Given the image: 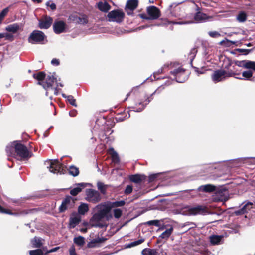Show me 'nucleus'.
Returning a JSON list of instances; mask_svg holds the SVG:
<instances>
[{
	"mask_svg": "<svg viewBox=\"0 0 255 255\" xmlns=\"http://www.w3.org/2000/svg\"><path fill=\"white\" fill-rule=\"evenodd\" d=\"M6 151L8 156L16 157L20 159H27L32 155L25 145L17 141L14 142L12 146H7Z\"/></svg>",
	"mask_w": 255,
	"mask_h": 255,
	"instance_id": "nucleus-1",
	"label": "nucleus"
},
{
	"mask_svg": "<svg viewBox=\"0 0 255 255\" xmlns=\"http://www.w3.org/2000/svg\"><path fill=\"white\" fill-rule=\"evenodd\" d=\"M181 212L184 215H207L210 213L207 208L202 205H197L193 207L186 206L182 209Z\"/></svg>",
	"mask_w": 255,
	"mask_h": 255,
	"instance_id": "nucleus-2",
	"label": "nucleus"
},
{
	"mask_svg": "<svg viewBox=\"0 0 255 255\" xmlns=\"http://www.w3.org/2000/svg\"><path fill=\"white\" fill-rule=\"evenodd\" d=\"M46 36L41 31L34 30L28 37V41L32 44H44Z\"/></svg>",
	"mask_w": 255,
	"mask_h": 255,
	"instance_id": "nucleus-3",
	"label": "nucleus"
},
{
	"mask_svg": "<svg viewBox=\"0 0 255 255\" xmlns=\"http://www.w3.org/2000/svg\"><path fill=\"white\" fill-rule=\"evenodd\" d=\"M56 82V78L53 75H47L43 82H41V86L47 91H52L55 95L58 94V89L56 87H53L54 83Z\"/></svg>",
	"mask_w": 255,
	"mask_h": 255,
	"instance_id": "nucleus-4",
	"label": "nucleus"
},
{
	"mask_svg": "<svg viewBox=\"0 0 255 255\" xmlns=\"http://www.w3.org/2000/svg\"><path fill=\"white\" fill-rule=\"evenodd\" d=\"M45 164L47 165H49L48 168L51 173L54 174L60 173V174H64V173L65 170L63 169L62 164L57 159L46 161Z\"/></svg>",
	"mask_w": 255,
	"mask_h": 255,
	"instance_id": "nucleus-5",
	"label": "nucleus"
},
{
	"mask_svg": "<svg viewBox=\"0 0 255 255\" xmlns=\"http://www.w3.org/2000/svg\"><path fill=\"white\" fill-rule=\"evenodd\" d=\"M160 89H163L164 88L162 87H159L150 95V97H147V98L145 100V102H146V103L145 104L142 101L135 102L134 106H133L131 107L132 109L131 111L137 112H140L142 111L145 108L146 105H147L151 101L152 98L150 99V97H152L155 93H159L160 92L159 90Z\"/></svg>",
	"mask_w": 255,
	"mask_h": 255,
	"instance_id": "nucleus-6",
	"label": "nucleus"
},
{
	"mask_svg": "<svg viewBox=\"0 0 255 255\" xmlns=\"http://www.w3.org/2000/svg\"><path fill=\"white\" fill-rule=\"evenodd\" d=\"M238 75L234 72L228 74L225 70H218L215 71L212 75V79L214 83H217L224 80L226 77H231Z\"/></svg>",
	"mask_w": 255,
	"mask_h": 255,
	"instance_id": "nucleus-7",
	"label": "nucleus"
},
{
	"mask_svg": "<svg viewBox=\"0 0 255 255\" xmlns=\"http://www.w3.org/2000/svg\"><path fill=\"white\" fill-rule=\"evenodd\" d=\"M125 14L121 10H114L109 12L107 15L108 20L110 22H121L124 18Z\"/></svg>",
	"mask_w": 255,
	"mask_h": 255,
	"instance_id": "nucleus-8",
	"label": "nucleus"
},
{
	"mask_svg": "<svg viewBox=\"0 0 255 255\" xmlns=\"http://www.w3.org/2000/svg\"><path fill=\"white\" fill-rule=\"evenodd\" d=\"M105 217L98 212L95 213L90 221L91 226L103 228L106 226V223L103 222V219Z\"/></svg>",
	"mask_w": 255,
	"mask_h": 255,
	"instance_id": "nucleus-9",
	"label": "nucleus"
},
{
	"mask_svg": "<svg viewBox=\"0 0 255 255\" xmlns=\"http://www.w3.org/2000/svg\"><path fill=\"white\" fill-rule=\"evenodd\" d=\"M170 73L175 77L176 82L183 83L187 79L185 70L180 67L170 71Z\"/></svg>",
	"mask_w": 255,
	"mask_h": 255,
	"instance_id": "nucleus-10",
	"label": "nucleus"
},
{
	"mask_svg": "<svg viewBox=\"0 0 255 255\" xmlns=\"http://www.w3.org/2000/svg\"><path fill=\"white\" fill-rule=\"evenodd\" d=\"M86 199L89 202L96 203L101 200V196L98 191L92 189H89L86 191Z\"/></svg>",
	"mask_w": 255,
	"mask_h": 255,
	"instance_id": "nucleus-11",
	"label": "nucleus"
},
{
	"mask_svg": "<svg viewBox=\"0 0 255 255\" xmlns=\"http://www.w3.org/2000/svg\"><path fill=\"white\" fill-rule=\"evenodd\" d=\"M74 204L73 199L70 196H67L62 202L61 205L59 207V212H64L68 208H72Z\"/></svg>",
	"mask_w": 255,
	"mask_h": 255,
	"instance_id": "nucleus-12",
	"label": "nucleus"
},
{
	"mask_svg": "<svg viewBox=\"0 0 255 255\" xmlns=\"http://www.w3.org/2000/svg\"><path fill=\"white\" fill-rule=\"evenodd\" d=\"M66 24L62 21H56L53 25L55 33L59 34L66 32Z\"/></svg>",
	"mask_w": 255,
	"mask_h": 255,
	"instance_id": "nucleus-13",
	"label": "nucleus"
},
{
	"mask_svg": "<svg viewBox=\"0 0 255 255\" xmlns=\"http://www.w3.org/2000/svg\"><path fill=\"white\" fill-rule=\"evenodd\" d=\"M147 13L151 20H155L160 16L159 9L154 6H150L147 8Z\"/></svg>",
	"mask_w": 255,
	"mask_h": 255,
	"instance_id": "nucleus-14",
	"label": "nucleus"
},
{
	"mask_svg": "<svg viewBox=\"0 0 255 255\" xmlns=\"http://www.w3.org/2000/svg\"><path fill=\"white\" fill-rule=\"evenodd\" d=\"M138 0H128L126 5V11L128 15L133 14V11L138 6Z\"/></svg>",
	"mask_w": 255,
	"mask_h": 255,
	"instance_id": "nucleus-15",
	"label": "nucleus"
},
{
	"mask_svg": "<svg viewBox=\"0 0 255 255\" xmlns=\"http://www.w3.org/2000/svg\"><path fill=\"white\" fill-rule=\"evenodd\" d=\"M97 208L98 209V212L104 217H106L112 209L109 202L98 205Z\"/></svg>",
	"mask_w": 255,
	"mask_h": 255,
	"instance_id": "nucleus-16",
	"label": "nucleus"
},
{
	"mask_svg": "<svg viewBox=\"0 0 255 255\" xmlns=\"http://www.w3.org/2000/svg\"><path fill=\"white\" fill-rule=\"evenodd\" d=\"M53 22V19L50 17L46 16L42 19L39 20L38 26L40 29H47L49 28Z\"/></svg>",
	"mask_w": 255,
	"mask_h": 255,
	"instance_id": "nucleus-17",
	"label": "nucleus"
},
{
	"mask_svg": "<svg viewBox=\"0 0 255 255\" xmlns=\"http://www.w3.org/2000/svg\"><path fill=\"white\" fill-rule=\"evenodd\" d=\"M239 67H244L246 69H252L255 71V62L249 60L238 61L236 62Z\"/></svg>",
	"mask_w": 255,
	"mask_h": 255,
	"instance_id": "nucleus-18",
	"label": "nucleus"
},
{
	"mask_svg": "<svg viewBox=\"0 0 255 255\" xmlns=\"http://www.w3.org/2000/svg\"><path fill=\"white\" fill-rule=\"evenodd\" d=\"M69 19L75 23L78 24H86L88 22V17L85 15H82L81 16H78L76 15L72 14L69 16Z\"/></svg>",
	"mask_w": 255,
	"mask_h": 255,
	"instance_id": "nucleus-19",
	"label": "nucleus"
},
{
	"mask_svg": "<svg viewBox=\"0 0 255 255\" xmlns=\"http://www.w3.org/2000/svg\"><path fill=\"white\" fill-rule=\"evenodd\" d=\"M81 216L77 213H73L69 219V225L70 228H74L81 221Z\"/></svg>",
	"mask_w": 255,
	"mask_h": 255,
	"instance_id": "nucleus-20",
	"label": "nucleus"
},
{
	"mask_svg": "<svg viewBox=\"0 0 255 255\" xmlns=\"http://www.w3.org/2000/svg\"><path fill=\"white\" fill-rule=\"evenodd\" d=\"M252 206L253 203L252 202H248L241 209L235 211V214L237 216L243 215L250 210L252 208Z\"/></svg>",
	"mask_w": 255,
	"mask_h": 255,
	"instance_id": "nucleus-21",
	"label": "nucleus"
},
{
	"mask_svg": "<svg viewBox=\"0 0 255 255\" xmlns=\"http://www.w3.org/2000/svg\"><path fill=\"white\" fill-rule=\"evenodd\" d=\"M209 18H212V17L200 12H197L194 16V20L197 22H203Z\"/></svg>",
	"mask_w": 255,
	"mask_h": 255,
	"instance_id": "nucleus-22",
	"label": "nucleus"
},
{
	"mask_svg": "<svg viewBox=\"0 0 255 255\" xmlns=\"http://www.w3.org/2000/svg\"><path fill=\"white\" fill-rule=\"evenodd\" d=\"M76 186L77 187L70 190V194L72 196H76L81 192L82 189L86 187V184L84 183H80L77 184Z\"/></svg>",
	"mask_w": 255,
	"mask_h": 255,
	"instance_id": "nucleus-23",
	"label": "nucleus"
},
{
	"mask_svg": "<svg viewBox=\"0 0 255 255\" xmlns=\"http://www.w3.org/2000/svg\"><path fill=\"white\" fill-rule=\"evenodd\" d=\"M44 240L40 237H35L34 238L31 239V243L32 244V247L33 248H40L41 247L43 244H44Z\"/></svg>",
	"mask_w": 255,
	"mask_h": 255,
	"instance_id": "nucleus-24",
	"label": "nucleus"
},
{
	"mask_svg": "<svg viewBox=\"0 0 255 255\" xmlns=\"http://www.w3.org/2000/svg\"><path fill=\"white\" fill-rule=\"evenodd\" d=\"M215 190L216 187L211 184L201 185L198 188L199 191H203L205 192H211L215 191Z\"/></svg>",
	"mask_w": 255,
	"mask_h": 255,
	"instance_id": "nucleus-25",
	"label": "nucleus"
},
{
	"mask_svg": "<svg viewBox=\"0 0 255 255\" xmlns=\"http://www.w3.org/2000/svg\"><path fill=\"white\" fill-rule=\"evenodd\" d=\"M21 27V25L18 23H13L8 25L5 29L7 31L12 32L13 33H16Z\"/></svg>",
	"mask_w": 255,
	"mask_h": 255,
	"instance_id": "nucleus-26",
	"label": "nucleus"
},
{
	"mask_svg": "<svg viewBox=\"0 0 255 255\" xmlns=\"http://www.w3.org/2000/svg\"><path fill=\"white\" fill-rule=\"evenodd\" d=\"M33 77L38 81V84L41 85V82H43L44 81L46 75L44 72H40L34 74L33 75Z\"/></svg>",
	"mask_w": 255,
	"mask_h": 255,
	"instance_id": "nucleus-27",
	"label": "nucleus"
},
{
	"mask_svg": "<svg viewBox=\"0 0 255 255\" xmlns=\"http://www.w3.org/2000/svg\"><path fill=\"white\" fill-rule=\"evenodd\" d=\"M130 180L135 183H139L145 179V176L143 175L136 174L131 175L129 177Z\"/></svg>",
	"mask_w": 255,
	"mask_h": 255,
	"instance_id": "nucleus-28",
	"label": "nucleus"
},
{
	"mask_svg": "<svg viewBox=\"0 0 255 255\" xmlns=\"http://www.w3.org/2000/svg\"><path fill=\"white\" fill-rule=\"evenodd\" d=\"M98 9L103 12H107L111 8L110 5L106 2H99L98 3Z\"/></svg>",
	"mask_w": 255,
	"mask_h": 255,
	"instance_id": "nucleus-29",
	"label": "nucleus"
},
{
	"mask_svg": "<svg viewBox=\"0 0 255 255\" xmlns=\"http://www.w3.org/2000/svg\"><path fill=\"white\" fill-rule=\"evenodd\" d=\"M173 230V228L170 226L168 229H166L159 237V238L162 239H167L169 236L171 235Z\"/></svg>",
	"mask_w": 255,
	"mask_h": 255,
	"instance_id": "nucleus-30",
	"label": "nucleus"
},
{
	"mask_svg": "<svg viewBox=\"0 0 255 255\" xmlns=\"http://www.w3.org/2000/svg\"><path fill=\"white\" fill-rule=\"evenodd\" d=\"M89 210V207L86 203H81L78 207V214L84 215Z\"/></svg>",
	"mask_w": 255,
	"mask_h": 255,
	"instance_id": "nucleus-31",
	"label": "nucleus"
},
{
	"mask_svg": "<svg viewBox=\"0 0 255 255\" xmlns=\"http://www.w3.org/2000/svg\"><path fill=\"white\" fill-rule=\"evenodd\" d=\"M109 153L111 155L112 161L113 162L118 163L119 161L118 155L114 150V148H110L109 150Z\"/></svg>",
	"mask_w": 255,
	"mask_h": 255,
	"instance_id": "nucleus-32",
	"label": "nucleus"
},
{
	"mask_svg": "<svg viewBox=\"0 0 255 255\" xmlns=\"http://www.w3.org/2000/svg\"><path fill=\"white\" fill-rule=\"evenodd\" d=\"M157 254L156 250L149 248H145L141 252L142 255H157Z\"/></svg>",
	"mask_w": 255,
	"mask_h": 255,
	"instance_id": "nucleus-33",
	"label": "nucleus"
},
{
	"mask_svg": "<svg viewBox=\"0 0 255 255\" xmlns=\"http://www.w3.org/2000/svg\"><path fill=\"white\" fill-rule=\"evenodd\" d=\"M253 72L251 70H248L244 71L242 73V76L244 77V78L241 77H236V78L238 79H246V80H250V78L253 76Z\"/></svg>",
	"mask_w": 255,
	"mask_h": 255,
	"instance_id": "nucleus-34",
	"label": "nucleus"
},
{
	"mask_svg": "<svg viewBox=\"0 0 255 255\" xmlns=\"http://www.w3.org/2000/svg\"><path fill=\"white\" fill-rule=\"evenodd\" d=\"M62 97L67 99V100L69 102V103L74 107H77V104L76 103V100L74 98L73 96L72 95H66L65 94H62Z\"/></svg>",
	"mask_w": 255,
	"mask_h": 255,
	"instance_id": "nucleus-35",
	"label": "nucleus"
},
{
	"mask_svg": "<svg viewBox=\"0 0 255 255\" xmlns=\"http://www.w3.org/2000/svg\"><path fill=\"white\" fill-rule=\"evenodd\" d=\"M106 239L105 238H97L93 240L89 244L90 247H94L96 246V244H99L103 243L105 241Z\"/></svg>",
	"mask_w": 255,
	"mask_h": 255,
	"instance_id": "nucleus-36",
	"label": "nucleus"
},
{
	"mask_svg": "<svg viewBox=\"0 0 255 255\" xmlns=\"http://www.w3.org/2000/svg\"><path fill=\"white\" fill-rule=\"evenodd\" d=\"M109 203L112 209L115 207H122L125 204V201L124 200L115 202H109Z\"/></svg>",
	"mask_w": 255,
	"mask_h": 255,
	"instance_id": "nucleus-37",
	"label": "nucleus"
},
{
	"mask_svg": "<svg viewBox=\"0 0 255 255\" xmlns=\"http://www.w3.org/2000/svg\"><path fill=\"white\" fill-rule=\"evenodd\" d=\"M222 239L221 236L213 235L210 237V240L212 244L216 245L220 243Z\"/></svg>",
	"mask_w": 255,
	"mask_h": 255,
	"instance_id": "nucleus-38",
	"label": "nucleus"
},
{
	"mask_svg": "<svg viewBox=\"0 0 255 255\" xmlns=\"http://www.w3.org/2000/svg\"><path fill=\"white\" fill-rule=\"evenodd\" d=\"M69 173L73 176H77L79 175V171L78 168L74 166H71L69 168Z\"/></svg>",
	"mask_w": 255,
	"mask_h": 255,
	"instance_id": "nucleus-39",
	"label": "nucleus"
},
{
	"mask_svg": "<svg viewBox=\"0 0 255 255\" xmlns=\"http://www.w3.org/2000/svg\"><path fill=\"white\" fill-rule=\"evenodd\" d=\"M237 19L240 22H244L247 19V14L244 12H241L237 15Z\"/></svg>",
	"mask_w": 255,
	"mask_h": 255,
	"instance_id": "nucleus-40",
	"label": "nucleus"
},
{
	"mask_svg": "<svg viewBox=\"0 0 255 255\" xmlns=\"http://www.w3.org/2000/svg\"><path fill=\"white\" fill-rule=\"evenodd\" d=\"M144 240H144V238H141V239H140L139 240H138L137 241H135L134 242H132L128 244L127 246V248H131V247L136 246L137 245H138L142 243L144 241Z\"/></svg>",
	"mask_w": 255,
	"mask_h": 255,
	"instance_id": "nucleus-41",
	"label": "nucleus"
},
{
	"mask_svg": "<svg viewBox=\"0 0 255 255\" xmlns=\"http://www.w3.org/2000/svg\"><path fill=\"white\" fill-rule=\"evenodd\" d=\"M74 243L79 245V246H82L85 243L84 238V237L82 236H79L78 237H75L74 239Z\"/></svg>",
	"mask_w": 255,
	"mask_h": 255,
	"instance_id": "nucleus-42",
	"label": "nucleus"
},
{
	"mask_svg": "<svg viewBox=\"0 0 255 255\" xmlns=\"http://www.w3.org/2000/svg\"><path fill=\"white\" fill-rule=\"evenodd\" d=\"M241 160L246 161L245 163L248 165H255V157H245L241 158Z\"/></svg>",
	"mask_w": 255,
	"mask_h": 255,
	"instance_id": "nucleus-43",
	"label": "nucleus"
},
{
	"mask_svg": "<svg viewBox=\"0 0 255 255\" xmlns=\"http://www.w3.org/2000/svg\"><path fill=\"white\" fill-rule=\"evenodd\" d=\"M97 188L101 191V192L104 194L106 193L107 186L103 183L99 182L97 183Z\"/></svg>",
	"mask_w": 255,
	"mask_h": 255,
	"instance_id": "nucleus-44",
	"label": "nucleus"
},
{
	"mask_svg": "<svg viewBox=\"0 0 255 255\" xmlns=\"http://www.w3.org/2000/svg\"><path fill=\"white\" fill-rule=\"evenodd\" d=\"M197 52V50L196 48H193L190 51V53H189L188 58L190 59L191 62H192L194 59Z\"/></svg>",
	"mask_w": 255,
	"mask_h": 255,
	"instance_id": "nucleus-45",
	"label": "nucleus"
},
{
	"mask_svg": "<svg viewBox=\"0 0 255 255\" xmlns=\"http://www.w3.org/2000/svg\"><path fill=\"white\" fill-rule=\"evenodd\" d=\"M9 11V8L6 7L3 9L2 11L0 13V24L4 19V17L7 15Z\"/></svg>",
	"mask_w": 255,
	"mask_h": 255,
	"instance_id": "nucleus-46",
	"label": "nucleus"
},
{
	"mask_svg": "<svg viewBox=\"0 0 255 255\" xmlns=\"http://www.w3.org/2000/svg\"><path fill=\"white\" fill-rule=\"evenodd\" d=\"M145 224L148 225H154L156 227H160L161 225L160 224V221L158 220H150L148 221L147 222L145 223Z\"/></svg>",
	"mask_w": 255,
	"mask_h": 255,
	"instance_id": "nucleus-47",
	"label": "nucleus"
},
{
	"mask_svg": "<svg viewBox=\"0 0 255 255\" xmlns=\"http://www.w3.org/2000/svg\"><path fill=\"white\" fill-rule=\"evenodd\" d=\"M30 255H43V251L41 249H36L29 251Z\"/></svg>",
	"mask_w": 255,
	"mask_h": 255,
	"instance_id": "nucleus-48",
	"label": "nucleus"
},
{
	"mask_svg": "<svg viewBox=\"0 0 255 255\" xmlns=\"http://www.w3.org/2000/svg\"><path fill=\"white\" fill-rule=\"evenodd\" d=\"M194 22V21L192 18L191 19L185 21H180V22H176V21H172L170 23L173 24H190Z\"/></svg>",
	"mask_w": 255,
	"mask_h": 255,
	"instance_id": "nucleus-49",
	"label": "nucleus"
},
{
	"mask_svg": "<svg viewBox=\"0 0 255 255\" xmlns=\"http://www.w3.org/2000/svg\"><path fill=\"white\" fill-rule=\"evenodd\" d=\"M114 216L116 218H120L122 213V211L120 209L117 208L114 210Z\"/></svg>",
	"mask_w": 255,
	"mask_h": 255,
	"instance_id": "nucleus-50",
	"label": "nucleus"
},
{
	"mask_svg": "<svg viewBox=\"0 0 255 255\" xmlns=\"http://www.w3.org/2000/svg\"><path fill=\"white\" fill-rule=\"evenodd\" d=\"M0 213H6L9 215H17V213H13L11 211L3 208L0 205Z\"/></svg>",
	"mask_w": 255,
	"mask_h": 255,
	"instance_id": "nucleus-51",
	"label": "nucleus"
},
{
	"mask_svg": "<svg viewBox=\"0 0 255 255\" xmlns=\"http://www.w3.org/2000/svg\"><path fill=\"white\" fill-rule=\"evenodd\" d=\"M209 35L212 38H217L221 36L220 33L217 31H209L208 32Z\"/></svg>",
	"mask_w": 255,
	"mask_h": 255,
	"instance_id": "nucleus-52",
	"label": "nucleus"
},
{
	"mask_svg": "<svg viewBox=\"0 0 255 255\" xmlns=\"http://www.w3.org/2000/svg\"><path fill=\"white\" fill-rule=\"evenodd\" d=\"M132 186L130 185H128L124 191V193L126 195H128L130 194L132 191Z\"/></svg>",
	"mask_w": 255,
	"mask_h": 255,
	"instance_id": "nucleus-53",
	"label": "nucleus"
},
{
	"mask_svg": "<svg viewBox=\"0 0 255 255\" xmlns=\"http://www.w3.org/2000/svg\"><path fill=\"white\" fill-rule=\"evenodd\" d=\"M193 68L195 69V71L198 75L204 74L205 71V70L203 68L199 69L198 68L194 67Z\"/></svg>",
	"mask_w": 255,
	"mask_h": 255,
	"instance_id": "nucleus-54",
	"label": "nucleus"
},
{
	"mask_svg": "<svg viewBox=\"0 0 255 255\" xmlns=\"http://www.w3.org/2000/svg\"><path fill=\"white\" fill-rule=\"evenodd\" d=\"M59 248V247H55V248H52V249L49 250H47L46 249L43 248V250L46 253H50L56 252Z\"/></svg>",
	"mask_w": 255,
	"mask_h": 255,
	"instance_id": "nucleus-55",
	"label": "nucleus"
},
{
	"mask_svg": "<svg viewBox=\"0 0 255 255\" xmlns=\"http://www.w3.org/2000/svg\"><path fill=\"white\" fill-rule=\"evenodd\" d=\"M46 5L47 6H49L53 10H55L56 8V5L54 3H51L50 1H48L46 3Z\"/></svg>",
	"mask_w": 255,
	"mask_h": 255,
	"instance_id": "nucleus-56",
	"label": "nucleus"
},
{
	"mask_svg": "<svg viewBox=\"0 0 255 255\" xmlns=\"http://www.w3.org/2000/svg\"><path fill=\"white\" fill-rule=\"evenodd\" d=\"M157 174H152L149 176V182H151L154 181V180L157 178Z\"/></svg>",
	"mask_w": 255,
	"mask_h": 255,
	"instance_id": "nucleus-57",
	"label": "nucleus"
},
{
	"mask_svg": "<svg viewBox=\"0 0 255 255\" xmlns=\"http://www.w3.org/2000/svg\"><path fill=\"white\" fill-rule=\"evenodd\" d=\"M139 16L142 19L151 20V18H149L150 17H149V16H147L145 14H139Z\"/></svg>",
	"mask_w": 255,
	"mask_h": 255,
	"instance_id": "nucleus-58",
	"label": "nucleus"
},
{
	"mask_svg": "<svg viewBox=\"0 0 255 255\" xmlns=\"http://www.w3.org/2000/svg\"><path fill=\"white\" fill-rule=\"evenodd\" d=\"M51 64L56 66H57L59 64V61L57 59H53L51 60Z\"/></svg>",
	"mask_w": 255,
	"mask_h": 255,
	"instance_id": "nucleus-59",
	"label": "nucleus"
},
{
	"mask_svg": "<svg viewBox=\"0 0 255 255\" xmlns=\"http://www.w3.org/2000/svg\"><path fill=\"white\" fill-rule=\"evenodd\" d=\"M69 114L71 117H75L76 115L77 111L76 110H73L70 111Z\"/></svg>",
	"mask_w": 255,
	"mask_h": 255,
	"instance_id": "nucleus-60",
	"label": "nucleus"
},
{
	"mask_svg": "<svg viewBox=\"0 0 255 255\" xmlns=\"http://www.w3.org/2000/svg\"><path fill=\"white\" fill-rule=\"evenodd\" d=\"M239 51L241 52H246V53L245 54H248L250 51L251 50H248V49H239Z\"/></svg>",
	"mask_w": 255,
	"mask_h": 255,
	"instance_id": "nucleus-61",
	"label": "nucleus"
},
{
	"mask_svg": "<svg viewBox=\"0 0 255 255\" xmlns=\"http://www.w3.org/2000/svg\"><path fill=\"white\" fill-rule=\"evenodd\" d=\"M7 35V34L0 33V40Z\"/></svg>",
	"mask_w": 255,
	"mask_h": 255,
	"instance_id": "nucleus-62",
	"label": "nucleus"
},
{
	"mask_svg": "<svg viewBox=\"0 0 255 255\" xmlns=\"http://www.w3.org/2000/svg\"><path fill=\"white\" fill-rule=\"evenodd\" d=\"M148 26H148V25H144V26H141L137 28V29H138V30L143 29H144V28H145L148 27Z\"/></svg>",
	"mask_w": 255,
	"mask_h": 255,
	"instance_id": "nucleus-63",
	"label": "nucleus"
},
{
	"mask_svg": "<svg viewBox=\"0 0 255 255\" xmlns=\"http://www.w3.org/2000/svg\"><path fill=\"white\" fill-rule=\"evenodd\" d=\"M162 70H158V71L157 72H156V73H154V79H155H155H159V78H156V77H155V75H156V74H160V73H161V72H162Z\"/></svg>",
	"mask_w": 255,
	"mask_h": 255,
	"instance_id": "nucleus-64",
	"label": "nucleus"
}]
</instances>
